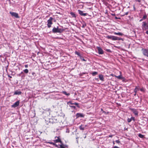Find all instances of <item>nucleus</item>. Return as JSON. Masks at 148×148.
<instances>
[{"mask_svg":"<svg viewBox=\"0 0 148 148\" xmlns=\"http://www.w3.org/2000/svg\"><path fill=\"white\" fill-rule=\"evenodd\" d=\"M62 93L67 96H69L70 95V93H67L65 91H63Z\"/></svg>","mask_w":148,"mask_h":148,"instance_id":"obj_20","label":"nucleus"},{"mask_svg":"<svg viewBox=\"0 0 148 148\" xmlns=\"http://www.w3.org/2000/svg\"><path fill=\"white\" fill-rule=\"evenodd\" d=\"M125 129L127 130V128L126 129V128H125Z\"/></svg>","mask_w":148,"mask_h":148,"instance_id":"obj_61","label":"nucleus"},{"mask_svg":"<svg viewBox=\"0 0 148 148\" xmlns=\"http://www.w3.org/2000/svg\"><path fill=\"white\" fill-rule=\"evenodd\" d=\"M19 101H18L16 102H15L12 105L11 107L12 108H15L19 106Z\"/></svg>","mask_w":148,"mask_h":148,"instance_id":"obj_11","label":"nucleus"},{"mask_svg":"<svg viewBox=\"0 0 148 148\" xmlns=\"http://www.w3.org/2000/svg\"><path fill=\"white\" fill-rule=\"evenodd\" d=\"M53 21H54V22L56 21V20L54 18H53Z\"/></svg>","mask_w":148,"mask_h":148,"instance_id":"obj_50","label":"nucleus"},{"mask_svg":"<svg viewBox=\"0 0 148 148\" xmlns=\"http://www.w3.org/2000/svg\"><path fill=\"white\" fill-rule=\"evenodd\" d=\"M70 14L71 15L72 18H76V14L73 12H71L70 13Z\"/></svg>","mask_w":148,"mask_h":148,"instance_id":"obj_16","label":"nucleus"},{"mask_svg":"<svg viewBox=\"0 0 148 148\" xmlns=\"http://www.w3.org/2000/svg\"><path fill=\"white\" fill-rule=\"evenodd\" d=\"M78 12L79 14L81 16H85L88 15V14L87 13H84L83 12L79 10H78Z\"/></svg>","mask_w":148,"mask_h":148,"instance_id":"obj_8","label":"nucleus"},{"mask_svg":"<svg viewBox=\"0 0 148 148\" xmlns=\"http://www.w3.org/2000/svg\"><path fill=\"white\" fill-rule=\"evenodd\" d=\"M125 129L127 130V128L126 129V128H125Z\"/></svg>","mask_w":148,"mask_h":148,"instance_id":"obj_62","label":"nucleus"},{"mask_svg":"<svg viewBox=\"0 0 148 148\" xmlns=\"http://www.w3.org/2000/svg\"><path fill=\"white\" fill-rule=\"evenodd\" d=\"M86 74V73H84V72H83V73H80L79 74V75L80 76L82 77V76H83V75L85 74Z\"/></svg>","mask_w":148,"mask_h":148,"instance_id":"obj_29","label":"nucleus"},{"mask_svg":"<svg viewBox=\"0 0 148 148\" xmlns=\"http://www.w3.org/2000/svg\"><path fill=\"white\" fill-rule=\"evenodd\" d=\"M143 30H146V29H148V26L147 25L146 26H145V27H144L143 29Z\"/></svg>","mask_w":148,"mask_h":148,"instance_id":"obj_34","label":"nucleus"},{"mask_svg":"<svg viewBox=\"0 0 148 148\" xmlns=\"http://www.w3.org/2000/svg\"><path fill=\"white\" fill-rule=\"evenodd\" d=\"M53 18L52 17H50L49 19L47 21V25L48 28H49L51 26V25L53 24L52 21H53Z\"/></svg>","mask_w":148,"mask_h":148,"instance_id":"obj_4","label":"nucleus"},{"mask_svg":"<svg viewBox=\"0 0 148 148\" xmlns=\"http://www.w3.org/2000/svg\"><path fill=\"white\" fill-rule=\"evenodd\" d=\"M114 34L115 35H119V36H122L123 35L122 33H121V32H118V33L115 32Z\"/></svg>","mask_w":148,"mask_h":148,"instance_id":"obj_22","label":"nucleus"},{"mask_svg":"<svg viewBox=\"0 0 148 148\" xmlns=\"http://www.w3.org/2000/svg\"><path fill=\"white\" fill-rule=\"evenodd\" d=\"M55 138L56 139L55 140H54L55 143H60V144H62V142L61 140L60 137L56 136L55 137Z\"/></svg>","mask_w":148,"mask_h":148,"instance_id":"obj_6","label":"nucleus"},{"mask_svg":"<svg viewBox=\"0 0 148 148\" xmlns=\"http://www.w3.org/2000/svg\"><path fill=\"white\" fill-rule=\"evenodd\" d=\"M57 123V121L55 118H53L49 119L48 120L46 121V123L47 125H50L51 124H53Z\"/></svg>","mask_w":148,"mask_h":148,"instance_id":"obj_2","label":"nucleus"},{"mask_svg":"<svg viewBox=\"0 0 148 148\" xmlns=\"http://www.w3.org/2000/svg\"><path fill=\"white\" fill-rule=\"evenodd\" d=\"M101 111H102L103 112V111H104L103 110V109L102 108H101Z\"/></svg>","mask_w":148,"mask_h":148,"instance_id":"obj_53","label":"nucleus"},{"mask_svg":"<svg viewBox=\"0 0 148 148\" xmlns=\"http://www.w3.org/2000/svg\"><path fill=\"white\" fill-rule=\"evenodd\" d=\"M99 77L100 80L101 81H104V79L103 77V76L102 74H99Z\"/></svg>","mask_w":148,"mask_h":148,"instance_id":"obj_13","label":"nucleus"},{"mask_svg":"<svg viewBox=\"0 0 148 148\" xmlns=\"http://www.w3.org/2000/svg\"><path fill=\"white\" fill-rule=\"evenodd\" d=\"M86 26V24L84 22V23L82 24V27L83 28H84Z\"/></svg>","mask_w":148,"mask_h":148,"instance_id":"obj_26","label":"nucleus"},{"mask_svg":"<svg viewBox=\"0 0 148 148\" xmlns=\"http://www.w3.org/2000/svg\"><path fill=\"white\" fill-rule=\"evenodd\" d=\"M32 74L34 77H35L36 76V74L34 72L32 73Z\"/></svg>","mask_w":148,"mask_h":148,"instance_id":"obj_39","label":"nucleus"},{"mask_svg":"<svg viewBox=\"0 0 148 148\" xmlns=\"http://www.w3.org/2000/svg\"><path fill=\"white\" fill-rule=\"evenodd\" d=\"M75 54L77 55L78 56H79L80 57L81 56L80 55V53L76 51L75 52Z\"/></svg>","mask_w":148,"mask_h":148,"instance_id":"obj_30","label":"nucleus"},{"mask_svg":"<svg viewBox=\"0 0 148 148\" xmlns=\"http://www.w3.org/2000/svg\"><path fill=\"white\" fill-rule=\"evenodd\" d=\"M113 148H119V147L117 146H115Z\"/></svg>","mask_w":148,"mask_h":148,"instance_id":"obj_45","label":"nucleus"},{"mask_svg":"<svg viewBox=\"0 0 148 148\" xmlns=\"http://www.w3.org/2000/svg\"><path fill=\"white\" fill-rule=\"evenodd\" d=\"M127 121H128V122L129 123L130 122V118H128L127 119Z\"/></svg>","mask_w":148,"mask_h":148,"instance_id":"obj_46","label":"nucleus"},{"mask_svg":"<svg viewBox=\"0 0 148 148\" xmlns=\"http://www.w3.org/2000/svg\"><path fill=\"white\" fill-rule=\"evenodd\" d=\"M113 144L114 145L115 144L114 142V141L113 142Z\"/></svg>","mask_w":148,"mask_h":148,"instance_id":"obj_59","label":"nucleus"},{"mask_svg":"<svg viewBox=\"0 0 148 148\" xmlns=\"http://www.w3.org/2000/svg\"><path fill=\"white\" fill-rule=\"evenodd\" d=\"M86 136H84V138H86Z\"/></svg>","mask_w":148,"mask_h":148,"instance_id":"obj_58","label":"nucleus"},{"mask_svg":"<svg viewBox=\"0 0 148 148\" xmlns=\"http://www.w3.org/2000/svg\"><path fill=\"white\" fill-rule=\"evenodd\" d=\"M8 66H9V64H8V65H7V66L5 67V69H6V71H7V69H8Z\"/></svg>","mask_w":148,"mask_h":148,"instance_id":"obj_42","label":"nucleus"},{"mask_svg":"<svg viewBox=\"0 0 148 148\" xmlns=\"http://www.w3.org/2000/svg\"><path fill=\"white\" fill-rule=\"evenodd\" d=\"M115 18L116 19H120L119 18H118V17H115Z\"/></svg>","mask_w":148,"mask_h":148,"instance_id":"obj_52","label":"nucleus"},{"mask_svg":"<svg viewBox=\"0 0 148 148\" xmlns=\"http://www.w3.org/2000/svg\"><path fill=\"white\" fill-rule=\"evenodd\" d=\"M116 77H117L118 79H121L122 78V77L121 75H119L118 76H116Z\"/></svg>","mask_w":148,"mask_h":148,"instance_id":"obj_27","label":"nucleus"},{"mask_svg":"<svg viewBox=\"0 0 148 148\" xmlns=\"http://www.w3.org/2000/svg\"><path fill=\"white\" fill-rule=\"evenodd\" d=\"M65 146V145L62 143V144H61L60 145H59V148H66Z\"/></svg>","mask_w":148,"mask_h":148,"instance_id":"obj_18","label":"nucleus"},{"mask_svg":"<svg viewBox=\"0 0 148 148\" xmlns=\"http://www.w3.org/2000/svg\"><path fill=\"white\" fill-rule=\"evenodd\" d=\"M78 134V133H77V134H75V135H76V139L77 143H78V138L79 137L77 136V134Z\"/></svg>","mask_w":148,"mask_h":148,"instance_id":"obj_24","label":"nucleus"},{"mask_svg":"<svg viewBox=\"0 0 148 148\" xmlns=\"http://www.w3.org/2000/svg\"><path fill=\"white\" fill-rule=\"evenodd\" d=\"M8 77H10V78H12V77L11 76H10V75H8Z\"/></svg>","mask_w":148,"mask_h":148,"instance_id":"obj_47","label":"nucleus"},{"mask_svg":"<svg viewBox=\"0 0 148 148\" xmlns=\"http://www.w3.org/2000/svg\"><path fill=\"white\" fill-rule=\"evenodd\" d=\"M128 20H129V19H127L126 20L128 21Z\"/></svg>","mask_w":148,"mask_h":148,"instance_id":"obj_64","label":"nucleus"},{"mask_svg":"<svg viewBox=\"0 0 148 148\" xmlns=\"http://www.w3.org/2000/svg\"><path fill=\"white\" fill-rule=\"evenodd\" d=\"M128 48H130V45H128Z\"/></svg>","mask_w":148,"mask_h":148,"instance_id":"obj_60","label":"nucleus"},{"mask_svg":"<svg viewBox=\"0 0 148 148\" xmlns=\"http://www.w3.org/2000/svg\"><path fill=\"white\" fill-rule=\"evenodd\" d=\"M84 116L85 115L83 113H77L76 115V118H78L79 117L83 118L84 117Z\"/></svg>","mask_w":148,"mask_h":148,"instance_id":"obj_9","label":"nucleus"},{"mask_svg":"<svg viewBox=\"0 0 148 148\" xmlns=\"http://www.w3.org/2000/svg\"><path fill=\"white\" fill-rule=\"evenodd\" d=\"M135 118L134 117H131V118L130 119V122L132 120H133L134 121H135Z\"/></svg>","mask_w":148,"mask_h":148,"instance_id":"obj_35","label":"nucleus"},{"mask_svg":"<svg viewBox=\"0 0 148 148\" xmlns=\"http://www.w3.org/2000/svg\"><path fill=\"white\" fill-rule=\"evenodd\" d=\"M146 33L147 34H148V31H147L146 32Z\"/></svg>","mask_w":148,"mask_h":148,"instance_id":"obj_54","label":"nucleus"},{"mask_svg":"<svg viewBox=\"0 0 148 148\" xmlns=\"http://www.w3.org/2000/svg\"><path fill=\"white\" fill-rule=\"evenodd\" d=\"M136 1H138V2H140V0H136Z\"/></svg>","mask_w":148,"mask_h":148,"instance_id":"obj_55","label":"nucleus"},{"mask_svg":"<svg viewBox=\"0 0 148 148\" xmlns=\"http://www.w3.org/2000/svg\"><path fill=\"white\" fill-rule=\"evenodd\" d=\"M115 142L118 143H120V141H119V140H116L115 141Z\"/></svg>","mask_w":148,"mask_h":148,"instance_id":"obj_41","label":"nucleus"},{"mask_svg":"<svg viewBox=\"0 0 148 148\" xmlns=\"http://www.w3.org/2000/svg\"><path fill=\"white\" fill-rule=\"evenodd\" d=\"M147 17V16L146 15H144V16H143V19L144 20V19H145Z\"/></svg>","mask_w":148,"mask_h":148,"instance_id":"obj_36","label":"nucleus"},{"mask_svg":"<svg viewBox=\"0 0 148 148\" xmlns=\"http://www.w3.org/2000/svg\"><path fill=\"white\" fill-rule=\"evenodd\" d=\"M106 51L108 52H111V50L109 49H107Z\"/></svg>","mask_w":148,"mask_h":148,"instance_id":"obj_43","label":"nucleus"},{"mask_svg":"<svg viewBox=\"0 0 148 148\" xmlns=\"http://www.w3.org/2000/svg\"><path fill=\"white\" fill-rule=\"evenodd\" d=\"M128 12H127L125 13V15H127V14H128Z\"/></svg>","mask_w":148,"mask_h":148,"instance_id":"obj_49","label":"nucleus"},{"mask_svg":"<svg viewBox=\"0 0 148 148\" xmlns=\"http://www.w3.org/2000/svg\"><path fill=\"white\" fill-rule=\"evenodd\" d=\"M22 73H23V72H21V74H22Z\"/></svg>","mask_w":148,"mask_h":148,"instance_id":"obj_57","label":"nucleus"},{"mask_svg":"<svg viewBox=\"0 0 148 148\" xmlns=\"http://www.w3.org/2000/svg\"><path fill=\"white\" fill-rule=\"evenodd\" d=\"M131 110L133 112L134 114L135 115H138V112L136 110H135L134 109H131Z\"/></svg>","mask_w":148,"mask_h":148,"instance_id":"obj_15","label":"nucleus"},{"mask_svg":"<svg viewBox=\"0 0 148 148\" xmlns=\"http://www.w3.org/2000/svg\"><path fill=\"white\" fill-rule=\"evenodd\" d=\"M140 90V88L138 87H136L134 90V92L136 93L137 91Z\"/></svg>","mask_w":148,"mask_h":148,"instance_id":"obj_21","label":"nucleus"},{"mask_svg":"<svg viewBox=\"0 0 148 148\" xmlns=\"http://www.w3.org/2000/svg\"><path fill=\"white\" fill-rule=\"evenodd\" d=\"M25 67L26 68H27L28 67V65L27 64H26L25 65Z\"/></svg>","mask_w":148,"mask_h":148,"instance_id":"obj_44","label":"nucleus"},{"mask_svg":"<svg viewBox=\"0 0 148 148\" xmlns=\"http://www.w3.org/2000/svg\"><path fill=\"white\" fill-rule=\"evenodd\" d=\"M106 38L108 39L112 40H120L122 38L119 37L113 36H107Z\"/></svg>","mask_w":148,"mask_h":148,"instance_id":"obj_3","label":"nucleus"},{"mask_svg":"<svg viewBox=\"0 0 148 148\" xmlns=\"http://www.w3.org/2000/svg\"><path fill=\"white\" fill-rule=\"evenodd\" d=\"M143 19V18L142 19H141L140 20V21H142Z\"/></svg>","mask_w":148,"mask_h":148,"instance_id":"obj_56","label":"nucleus"},{"mask_svg":"<svg viewBox=\"0 0 148 148\" xmlns=\"http://www.w3.org/2000/svg\"><path fill=\"white\" fill-rule=\"evenodd\" d=\"M48 143H49V144H50L52 145H54H54H55V143H55V142H54V143H53V142H48Z\"/></svg>","mask_w":148,"mask_h":148,"instance_id":"obj_33","label":"nucleus"},{"mask_svg":"<svg viewBox=\"0 0 148 148\" xmlns=\"http://www.w3.org/2000/svg\"><path fill=\"white\" fill-rule=\"evenodd\" d=\"M140 90L142 92H144V89L143 88H140Z\"/></svg>","mask_w":148,"mask_h":148,"instance_id":"obj_37","label":"nucleus"},{"mask_svg":"<svg viewBox=\"0 0 148 148\" xmlns=\"http://www.w3.org/2000/svg\"><path fill=\"white\" fill-rule=\"evenodd\" d=\"M103 113H104L106 114H108L109 112H106L105 111H103Z\"/></svg>","mask_w":148,"mask_h":148,"instance_id":"obj_40","label":"nucleus"},{"mask_svg":"<svg viewBox=\"0 0 148 148\" xmlns=\"http://www.w3.org/2000/svg\"><path fill=\"white\" fill-rule=\"evenodd\" d=\"M9 13L12 17H14L16 18H20L18 14L17 13L10 11V12Z\"/></svg>","mask_w":148,"mask_h":148,"instance_id":"obj_5","label":"nucleus"},{"mask_svg":"<svg viewBox=\"0 0 148 148\" xmlns=\"http://www.w3.org/2000/svg\"><path fill=\"white\" fill-rule=\"evenodd\" d=\"M80 58L83 61H86V60L85 59H84L83 58V57L81 56L80 57Z\"/></svg>","mask_w":148,"mask_h":148,"instance_id":"obj_31","label":"nucleus"},{"mask_svg":"<svg viewBox=\"0 0 148 148\" xmlns=\"http://www.w3.org/2000/svg\"><path fill=\"white\" fill-rule=\"evenodd\" d=\"M97 48L98 51V53L99 54H103L104 53V51L103 49L100 47H97Z\"/></svg>","mask_w":148,"mask_h":148,"instance_id":"obj_7","label":"nucleus"},{"mask_svg":"<svg viewBox=\"0 0 148 148\" xmlns=\"http://www.w3.org/2000/svg\"><path fill=\"white\" fill-rule=\"evenodd\" d=\"M54 146H55L56 147H57L58 148H59V145H58L55 143Z\"/></svg>","mask_w":148,"mask_h":148,"instance_id":"obj_38","label":"nucleus"},{"mask_svg":"<svg viewBox=\"0 0 148 148\" xmlns=\"http://www.w3.org/2000/svg\"><path fill=\"white\" fill-rule=\"evenodd\" d=\"M69 106L70 107H71V108H73V109H74L75 110H76L77 109V108H76V107L75 106L70 105Z\"/></svg>","mask_w":148,"mask_h":148,"instance_id":"obj_28","label":"nucleus"},{"mask_svg":"<svg viewBox=\"0 0 148 148\" xmlns=\"http://www.w3.org/2000/svg\"><path fill=\"white\" fill-rule=\"evenodd\" d=\"M95 80H97V81H98L99 80V79H98V78H95Z\"/></svg>","mask_w":148,"mask_h":148,"instance_id":"obj_51","label":"nucleus"},{"mask_svg":"<svg viewBox=\"0 0 148 148\" xmlns=\"http://www.w3.org/2000/svg\"><path fill=\"white\" fill-rule=\"evenodd\" d=\"M67 104H70V105H76L77 106L78 108H80V106L79 105V103H77L75 102H73L71 101H69V102H68L67 103Z\"/></svg>","mask_w":148,"mask_h":148,"instance_id":"obj_10","label":"nucleus"},{"mask_svg":"<svg viewBox=\"0 0 148 148\" xmlns=\"http://www.w3.org/2000/svg\"><path fill=\"white\" fill-rule=\"evenodd\" d=\"M66 132L69 133V130H67L66 131Z\"/></svg>","mask_w":148,"mask_h":148,"instance_id":"obj_48","label":"nucleus"},{"mask_svg":"<svg viewBox=\"0 0 148 148\" xmlns=\"http://www.w3.org/2000/svg\"><path fill=\"white\" fill-rule=\"evenodd\" d=\"M138 136L140 138H143L144 137V136L140 134H138Z\"/></svg>","mask_w":148,"mask_h":148,"instance_id":"obj_32","label":"nucleus"},{"mask_svg":"<svg viewBox=\"0 0 148 148\" xmlns=\"http://www.w3.org/2000/svg\"><path fill=\"white\" fill-rule=\"evenodd\" d=\"M64 31V29L61 28H59V27L57 26V27H54L52 29V31L54 33H61Z\"/></svg>","mask_w":148,"mask_h":148,"instance_id":"obj_1","label":"nucleus"},{"mask_svg":"<svg viewBox=\"0 0 148 148\" xmlns=\"http://www.w3.org/2000/svg\"><path fill=\"white\" fill-rule=\"evenodd\" d=\"M23 71L26 74L27 73L29 72V71L27 69H26L23 70Z\"/></svg>","mask_w":148,"mask_h":148,"instance_id":"obj_25","label":"nucleus"},{"mask_svg":"<svg viewBox=\"0 0 148 148\" xmlns=\"http://www.w3.org/2000/svg\"><path fill=\"white\" fill-rule=\"evenodd\" d=\"M125 129L127 130V128L126 129V128H125Z\"/></svg>","mask_w":148,"mask_h":148,"instance_id":"obj_63","label":"nucleus"},{"mask_svg":"<svg viewBox=\"0 0 148 148\" xmlns=\"http://www.w3.org/2000/svg\"><path fill=\"white\" fill-rule=\"evenodd\" d=\"M22 94V92L17 90L15 91L14 95H21Z\"/></svg>","mask_w":148,"mask_h":148,"instance_id":"obj_14","label":"nucleus"},{"mask_svg":"<svg viewBox=\"0 0 148 148\" xmlns=\"http://www.w3.org/2000/svg\"><path fill=\"white\" fill-rule=\"evenodd\" d=\"M143 55L148 57V49H145L143 50Z\"/></svg>","mask_w":148,"mask_h":148,"instance_id":"obj_12","label":"nucleus"},{"mask_svg":"<svg viewBox=\"0 0 148 148\" xmlns=\"http://www.w3.org/2000/svg\"><path fill=\"white\" fill-rule=\"evenodd\" d=\"M143 25H142V28L143 29L144 27H145V26L147 25V23L146 22H143Z\"/></svg>","mask_w":148,"mask_h":148,"instance_id":"obj_19","label":"nucleus"},{"mask_svg":"<svg viewBox=\"0 0 148 148\" xmlns=\"http://www.w3.org/2000/svg\"><path fill=\"white\" fill-rule=\"evenodd\" d=\"M85 127V126H84V125H81L79 127L80 129L81 130H84Z\"/></svg>","mask_w":148,"mask_h":148,"instance_id":"obj_17","label":"nucleus"},{"mask_svg":"<svg viewBox=\"0 0 148 148\" xmlns=\"http://www.w3.org/2000/svg\"><path fill=\"white\" fill-rule=\"evenodd\" d=\"M91 74L92 76H94L97 75V74L98 73L97 72L94 71V72H93Z\"/></svg>","mask_w":148,"mask_h":148,"instance_id":"obj_23","label":"nucleus"}]
</instances>
